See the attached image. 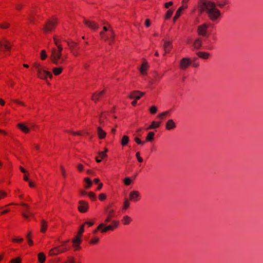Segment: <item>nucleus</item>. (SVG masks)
<instances>
[{
	"instance_id": "17",
	"label": "nucleus",
	"mask_w": 263,
	"mask_h": 263,
	"mask_svg": "<svg viewBox=\"0 0 263 263\" xmlns=\"http://www.w3.org/2000/svg\"><path fill=\"white\" fill-rule=\"evenodd\" d=\"M149 68V65L148 63L144 61L142 63L141 67L139 69V71L142 75H146L147 73L148 69Z\"/></svg>"
},
{
	"instance_id": "18",
	"label": "nucleus",
	"mask_w": 263,
	"mask_h": 263,
	"mask_svg": "<svg viewBox=\"0 0 263 263\" xmlns=\"http://www.w3.org/2000/svg\"><path fill=\"white\" fill-rule=\"evenodd\" d=\"M187 8V6L185 5V4H183V5L181 7H180L178 10H177L175 15L174 16L173 18V20L174 22H175L179 18V17L180 16V15L182 14V12L183 11H184L186 8Z\"/></svg>"
},
{
	"instance_id": "50",
	"label": "nucleus",
	"mask_w": 263,
	"mask_h": 263,
	"mask_svg": "<svg viewBox=\"0 0 263 263\" xmlns=\"http://www.w3.org/2000/svg\"><path fill=\"white\" fill-rule=\"evenodd\" d=\"M84 228H85V224H82L79 230L78 235H79L82 237L83 233L84 232Z\"/></svg>"
},
{
	"instance_id": "54",
	"label": "nucleus",
	"mask_w": 263,
	"mask_h": 263,
	"mask_svg": "<svg viewBox=\"0 0 263 263\" xmlns=\"http://www.w3.org/2000/svg\"><path fill=\"white\" fill-rule=\"evenodd\" d=\"M10 27V24L8 22H4L0 24V27L3 29H7Z\"/></svg>"
},
{
	"instance_id": "64",
	"label": "nucleus",
	"mask_w": 263,
	"mask_h": 263,
	"mask_svg": "<svg viewBox=\"0 0 263 263\" xmlns=\"http://www.w3.org/2000/svg\"><path fill=\"white\" fill-rule=\"evenodd\" d=\"M28 181H29V185L30 187L33 188L35 186V183L33 181H32L31 180H29Z\"/></svg>"
},
{
	"instance_id": "27",
	"label": "nucleus",
	"mask_w": 263,
	"mask_h": 263,
	"mask_svg": "<svg viewBox=\"0 0 263 263\" xmlns=\"http://www.w3.org/2000/svg\"><path fill=\"white\" fill-rule=\"evenodd\" d=\"M97 133L100 139H104L106 138V133L101 127H98Z\"/></svg>"
},
{
	"instance_id": "58",
	"label": "nucleus",
	"mask_w": 263,
	"mask_h": 263,
	"mask_svg": "<svg viewBox=\"0 0 263 263\" xmlns=\"http://www.w3.org/2000/svg\"><path fill=\"white\" fill-rule=\"evenodd\" d=\"M136 156L137 158L138 161L139 162H142L143 161V158L140 156V153L139 152H138L136 154Z\"/></svg>"
},
{
	"instance_id": "52",
	"label": "nucleus",
	"mask_w": 263,
	"mask_h": 263,
	"mask_svg": "<svg viewBox=\"0 0 263 263\" xmlns=\"http://www.w3.org/2000/svg\"><path fill=\"white\" fill-rule=\"evenodd\" d=\"M135 141L137 144L142 145H143L145 143V141H142L138 137L135 138Z\"/></svg>"
},
{
	"instance_id": "23",
	"label": "nucleus",
	"mask_w": 263,
	"mask_h": 263,
	"mask_svg": "<svg viewBox=\"0 0 263 263\" xmlns=\"http://www.w3.org/2000/svg\"><path fill=\"white\" fill-rule=\"evenodd\" d=\"M176 126V123L172 119H169L165 125V128L167 130H170L174 129Z\"/></svg>"
},
{
	"instance_id": "13",
	"label": "nucleus",
	"mask_w": 263,
	"mask_h": 263,
	"mask_svg": "<svg viewBox=\"0 0 263 263\" xmlns=\"http://www.w3.org/2000/svg\"><path fill=\"white\" fill-rule=\"evenodd\" d=\"M192 61L190 58H184L180 62L179 67L181 70H185L192 64Z\"/></svg>"
},
{
	"instance_id": "3",
	"label": "nucleus",
	"mask_w": 263,
	"mask_h": 263,
	"mask_svg": "<svg viewBox=\"0 0 263 263\" xmlns=\"http://www.w3.org/2000/svg\"><path fill=\"white\" fill-rule=\"evenodd\" d=\"M59 23V18L53 15L46 21L42 28V30L45 34L51 33L55 30Z\"/></svg>"
},
{
	"instance_id": "35",
	"label": "nucleus",
	"mask_w": 263,
	"mask_h": 263,
	"mask_svg": "<svg viewBox=\"0 0 263 263\" xmlns=\"http://www.w3.org/2000/svg\"><path fill=\"white\" fill-rule=\"evenodd\" d=\"M129 137L128 136L124 135L122 137L121 144L123 146H125L127 145V144L129 143Z\"/></svg>"
},
{
	"instance_id": "29",
	"label": "nucleus",
	"mask_w": 263,
	"mask_h": 263,
	"mask_svg": "<svg viewBox=\"0 0 263 263\" xmlns=\"http://www.w3.org/2000/svg\"><path fill=\"white\" fill-rule=\"evenodd\" d=\"M132 219L130 217L127 215H125L121 219V222L124 225H128L132 221Z\"/></svg>"
},
{
	"instance_id": "47",
	"label": "nucleus",
	"mask_w": 263,
	"mask_h": 263,
	"mask_svg": "<svg viewBox=\"0 0 263 263\" xmlns=\"http://www.w3.org/2000/svg\"><path fill=\"white\" fill-rule=\"evenodd\" d=\"M106 114L105 113H102L100 117V123L101 124L104 123L105 119L106 118Z\"/></svg>"
},
{
	"instance_id": "12",
	"label": "nucleus",
	"mask_w": 263,
	"mask_h": 263,
	"mask_svg": "<svg viewBox=\"0 0 263 263\" xmlns=\"http://www.w3.org/2000/svg\"><path fill=\"white\" fill-rule=\"evenodd\" d=\"M141 199V196L138 191H132L129 194V200L133 202H138Z\"/></svg>"
},
{
	"instance_id": "6",
	"label": "nucleus",
	"mask_w": 263,
	"mask_h": 263,
	"mask_svg": "<svg viewBox=\"0 0 263 263\" xmlns=\"http://www.w3.org/2000/svg\"><path fill=\"white\" fill-rule=\"evenodd\" d=\"M69 241V240L63 241L61 245L51 249L48 252V256H56L68 251L70 248V246L67 245Z\"/></svg>"
},
{
	"instance_id": "5",
	"label": "nucleus",
	"mask_w": 263,
	"mask_h": 263,
	"mask_svg": "<svg viewBox=\"0 0 263 263\" xmlns=\"http://www.w3.org/2000/svg\"><path fill=\"white\" fill-rule=\"evenodd\" d=\"M32 68L36 70L37 76L40 79L47 80L48 78L51 79L53 77L51 72L46 70L44 66L39 62L34 63Z\"/></svg>"
},
{
	"instance_id": "1",
	"label": "nucleus",
	"mask_w": 263,
	"mask_h": 263,
	"mask_svg": "<svg viewBox=\"0 0 263 263\" xmlns=\"http://www.w3.org/2000/svg\"><path fill=\"white\" fill-rule=\"evenodd\" d=\"M229 0H216L213 2L210 0H198L197 6L201 13L206 12L210 20L213 22L219 21L221 16L220 11L216 7L221 9L229 8Z\"/></svg>"
},
{
	"instance_id": "2",
	"label": "nucleus",
	"mask_w": 263,
	"mask_h": 263,
	"mask_svg": "<svg viewBox=\"0 0 263 263\" xmlns=\"http://www.w3.org/2000/svg\"><path fill=\"white\" fill-rule=\"evenodd\" d=\"M53 41L57 47L52 49L50 57L51 60L55 64H64L65 59L62 57L61 52L63 50V47L61 44V40L58 35H54Z\"/></svg>"
},
{
	"instance_id": "22",
	"label": "nucleus",
	"mask_w": 263,
	"mask_h": 263,
	"mask_svg": "<svg viewBox=\"0 0 263 263\" xmlns=\"http://www.w3.org/2000/svg\"><path fill=\"white\" fill-rule=\"evenodd\" d=\"M48 225L47 221L45 219H42L41 222L40 232L42 233H45L47 232Z\"/></svg>"
},
{
	"instance_id": "56",
	"label": "nucleus",
	"mask_w": 263,
	"mask_h": 263,
	"mask_svg": "<svg viewBox=\"0 0 263 263\" xmlns=\"http://www.w3.org/2000/svg\"><path fill=\"white\" fill-rule=\"evenodd\" d=\"M7 193L3 191V190H0V200L2 199L5 198L7 196Z\"/></svg>"
},
{
	"instance_id": "24",
	"label": "nucleus",
	"mask_w": 263,
	"mask_h": 263,
	"mask_svg": "<svg viewBox=\"0 0 263 263\" xmlns=\"http://www.w3.org/2000/svg\"><path fill=\"white\" fill-rule=\"evenodd\" d=\"M17 127L24 133L27 134L30 132V128L23 123H18Z\"/></svg>"
},
{
	"instance_id": "16",
	"label": "nucleus",
	"mask_w": 263,
	"mask_h": 263,
	"mask_svg": "<svg viewBox=\"0 0 263 263\" xmlns=\"http://www.w3.org/2000/svg\"><path fill=\"white\" fill-rule=\"evenodd\" d=\"M108 149L105 148L104 151L100 152L98 155L96 157V160L98 163L101 162L102 159L107 157V152Z\"/></svg>"
},
{
	"instance_id": "60",
	"label": "nucleus",
	"mask_w": 263,
	"mask_h": 263,
	"mask_svg": "<svg viewBox=\"0 0 263 263\" xmlns=\"http://www.w3.org/2000/svg\"><path fill=\"white\" fill-rule=\"evenodd\" d=\"M83 224L85 226H87L88 227H90L92 226L94 224V222L93 221H86Z\"/></svg>"
},
{
	"instance_id": "26",
	"label": "nucleus",
	"mask_w": 263,
	"mask_h": 263,
	"mask_svg": "<svg viewBox=\"0 0 263 263\" xmlns=\"http://www.w3.org/2000/svg\"><path fill=\"white\" fill-rule=\"evenodd\" d=\"M37 9H34L31 10V11L30 12L29 15V20L31 23H34L35 20V16L37 15Z\"/></svg>"
},
{
	"instance_id": "20",
	"label": "nucleus",
	"mask_w": 263,
	"mask_h": 263,
	"mask_svg": "<svg viewBox=\"0 0 263 263\" xmlns=\"http://www.w3.org/2000/svg\"><path fill=\"white\" fill-rule=\"evenodd\" d=\"M73 246L76 250H78L80 247V244L81 242V236L77 235L74 239L72 240Z\"/></svg>"
},
{
	"instance_id": "4",
	"label": "nucleus",
	"mask_w": 263,
	"mask_h": 263,
	"mask_svg": "<svg viewBox=\"0 0 263 263\" xmlns=\"http://www.w3.org/2000/svg\"><path fill=\"white\" fill-rule=\"evenodd\" d=\"M100 35L101 39L104 42L108 43L110 45L114 44L115 34L109 25L103 27V30L100 32Z\"/></svg>"
},
{
	"instance_id": "42",
	"label": "nucleus",
	"mask_w": 263,
	"mask_h": 263,
	"mask_svg": "<svg viewBox=\"0 0 263 263\" xmlns=\"http://www.w3.org/2000/svg\"><path fill=\"white\" fill-rule=\"evenodd\" d=\"M169 114L168 111H164L160 114H159L157 116V118L161 119V120H164L166 116L168 115Z\"/></svg>"
},
{
	"instance_id": "8",
	"label": "nucleus",
	"mask_w": 263,
	"mask_h": 263,
	"mask_svg": "<svg viewBox=\"0 0 263 263\" xmlns=\"http://www.w3.org/2000/svg\"><path fill=\"white\" fill-rule=\"evenodd\" d=\"M107 223H102V224H104V226L102 228V233H105L109 231H114L115 229L118 228L119 222L117 220H114L111 222V224L108 226H106Z\"/></svg>"
},
{
	"instance_id": "43",
	"label": "nucleus",
	"mask_w": 263,
	"mask_h": 263,
	"mask_svg": "<svg viewBox=\"0 0 263 263\" xmlns=\"http://www.w3.org/2000/svg\"><path fill=\"white\" fill-rule=\"evenodd\" d=\"M129 199H125L123 203V209L124 210H127L130 206V202Z\"/></svg>"
},
{
	"instance_id": "11",
	"label": "nucleus",
	"mask_w": 263,
	"mask_h": 263,
	"mask_svg": "<svg viewBox=\"0 0 263 263\" xmlns=\"http://www.w3.org/2000/svg\"><path fill=\"white\" fill-rule=\"evenodd\" d=\"M83 23L92 30H96L99 28V25L96 22L89 19L84 18Z\"/></svg>"
},
{
	"instance_id": "21",
	"label": "nucleus",
	"mask_w": 263,
	"mask_h": 263,
	"mask_svg": "<svg viewBox=\"0 0 263 263\" xmlns=\"http://www.w3.org/2000/svg\"><path fill=\"white\" fill-rule=\"evenodd\" d=\"M105 94V90H102L100 92H96L94 93L92 96L91 99L95 102L98 101L100 98L104 96Z\"/></svg>"
},
{
	"instance_id": "53",
	"label": "nucleus",
	"mask_w": 263,
	"mask_h": 263,
	"mask_svg": "<svg viewBox=\"0 0 263 263\" xmlns=\"http://www.w3.org/2000/svg\"><path fill=\"white\" fill-rule=\"evenodd\" d=\"M22 259L20 257L13 258L11 260V263H21Z\"/></svg>"
},
{
	"instance_id": "44",
	"label": "nucleus",
	"mask_w": 263,
	"mask_h": 263,
	"mask_svg": "<svg viewBox=\"0 0 263 263\" xmlns=\"http://www.w3.org/2000/svg\"><path fill=\"white\" fill-rule=\"evenodd\" d=\"M13 103L16 104L17 105H20V106H26V105L25 104V103L20 100H18V99H14L12 101Z\"/></svg>"
},
{
	"instance_id": "55",
	"label": "nucleus",
	"mask_w": 263,
	"mask_h": 263,
	"mask_svg": "<svg viewBox=\"0 0 263 263\" xmlns=\"http://www.w3.org/2000/svg\"><path fill=\"white\" fill-rule=\"evenodd\" d=\"M106 195L104 193H101L99 195V199L101 201L105 200L106 199Z\"/></svg>"
},
{
	"instance_id": "10",
	"label": "nucleus",
	"mask_w": 263,
	"mask_h": 263,
	"mask_svg": "<svg viewBox=\"0 0 263 263\" xmlns=\"http://www.w3.org/2000/svg\"><path fill=\"white\" fill-rule=\"evenodd\" d=\"M78 203V209L80 212L85 213L88 211L89 206L87 201L82 200H80Z\"/></svg>"
},
{
	"instance_id": "57",
	"label": "nucleus",
	"mask_w": 263,
	"mask_h": 263,
	"mask_svg": "<svg viewBox=\"0 0 263 263\" xmlns=\"http://www.w3.org/2000/svg\"><path fill=\"white\" fill-rule=\"evenodd\" d=\"M124 183L126 185H129L132 183V180L129 177H126L124 179Z\"/></svg>"
},
{
	"instance_id": "62",
	"label": "nucleus",
	"mask_w": 263,
	"mask_h": 263,
	"mask_svg": "<svg viewBox=\"0 0 263 263\" xmlns=\"http://www.w3.org/2000/svg\"><path fill=\"white\" fill-rule=\"evenodd\" d=\"M145 25L146 27H149L151 25V22L149 19L145 20Z\"/></svg>"
},
{
	"instance_id": "61",
	"label": "nucleus",
	"mask_w": 263,
	"mask_h": 263,
	"mask_svg": "<svg viewBox=\"0 0 263 263\" xmlns=\"http://www.w3.org/2000/svg\"><path fill=\"white\" fill-rule=\"evenodd\" d=\"M83 168H84V166L83 164H79L78 165H77V169L78 170L81 172L83 171Z\"/></svg>"
},
{
	"instance_id": "19",
	"label": "nucleus",
	"mask_w": 263,
	"mask_h": 263,
	"mask_svg": "<svg viewBox=\"0 0 263 263\" xmlns=\"http://www.w3.org/2000/svg\"><path fill=\"white\" fill-rule=\"evenodd\" d=\"M163 48L165 52L163 55H165L166 54L168 53L172 50V43L170 41H164Z\"/></svg>"
},
{
	"instance_id": "30",
	"label": "nucleus",
	"mask_w": 263,
	"mask_h": 263,
	"mask_svg": "<svg viewBox=\"0 0 263 263\" xmlns=\"http://www.w3.org/2000/svg\"><path fill=\"white\" fill-rule=\"evenodd\" d=\"M115 213V212L114 210H110L108 213L107 218L105 219L104 222H109L112 219V218L114 217Z\"/></svg>"
},
{
	"instance_id": "34",
	"label": "nucleus",
	"mask_w": 263,
	"mask_h": 263,
	"mask_svg": "<svg viewBox=\"0 0 263 263\" xmlns=\"http://www.w3.org/2000/svg\"><path fill=\"white\" fill-rule=\"evenodd\" d=\"M155 135V134L154 132H149L145 138V142L153 141L154 139Z\"/></svg>"
},
{
	"instance_id": "7",
	"label": "nucleus",
	"mask_w": 263,
	"mask_h": 263,
	"mask_svg": "<svg viewBox=\"0 0 263 263\" xmlns=\"http://www.w3.org/2000/svg\"><path fill=\"white\" fill-rule=\"evenodd\" d=\"M11 48V44L10 42L5 39L0 41V58L6 56L7 52L9 51Z\"/></svg>"
},
{
	"instance_id": "45",
	"label": "nucleus",
	"mask_w": 263,
	"mask_h": 263,
	"mask_svg": "<svg viewBox=\"0 0 263 263\" xmlns=\"http://www.w3.org/2000/svg\"><path fill=\"white\" fill-rule=\"evenodd\" d=\"M149 111L151 114L154 115L157 112L158 108L156 106H152L149 108Z\"/></svg>"
},
{
	"instance_id": "48",
	"label": "nucleus",
	"mask_w": 263,
	"mask_h": 263,
	"mask_svg": "<svg viewBox=\"0 0 263 263\" xmlns=\"http://www.w3.org/2000/svg\"><path fill=\"white\" fill-rule=\"evenodd\" d=\"M104 226V224H100L98 227L97 228V229L96 230H95L93 232V234H96L98 231H100L102 233V228Z\"/></svg>"
},
{
	"instance_id": "41",
	"label": "nucleus",
	"mask_w": 263,
	"mask_h": 263,
	"mask_svg": "<svg viewBox=\"0 0 263 263\" xmlns=\"http://www.w3.org/2000/svg\"><path fill=\"white\" fill-rule=\"evenodd\" d=\"M173 12H174V10H173L172 9H168L165 14V18L166 20L170 19L172 17V16L173 14Z\"/></svg>"
},
{
	"instance_id": "32",
	"label": "nucleus",
	"mask_w": 263,
	"mask_h": 263,
	"mask_svg": "<svg viewBox=\"0 0 263 263\" xmlns=\"http://www.w3.org/2000/svg\"><path fill=\"white\" fill-rule=\"evenodd\" d=\"M46 255L43 252H40L37 255L38 261L40 263H44L46 261Z\"/></svg>"
},
{
	"instance_id": "51",
	"label": "nucleus",
	"mask_w": 263,
	"mask_h": 263,
	"mask_svg": "<svg viewBox=\"0 0 263 263\" xmlns=\"http://www.w3.org/2000/svg\"><path fill=\"white\" fill-rule=\"evenodd\" d=\"M65 263H76V259L73 257L69 256Z\"/></svg>"
},
{
	"instance_id": "63",
	"label": "nucleus",
	"mask_w": 263,
	"mask_h": 263,
	"mask_svg": "<svg viewBox=\"0 0 263 263\" xmlns=\"http://www.w3.org/2000/svg\"><path fill=\"white\" fill-rule=\"evenodd\" d=\"M78 48L77 49H75L74 50H72L73 54L76 57H77L79 55V52L78 51Z\"/></svg>"
},
{
	"instance_id": "15",
	"label": "nucleus",
	"mask_w": 263,
	"mask_h": 263,
	"mask_svg": "<svg viewBox=\"0 0 263 263\" xmlns=\"http://www.w3.org/2000/svg\"><path fill=\"white\" fill-rule=\"evenodd\" d=\"M144 95V92L136 90L132 91L129 97L131 99L139 100Z\"/></svg>"
},
{
	"instance_id": "9",
	"label": "nucleus",
	"mask_w": 263,
	"mask_h": 263,
	"mask_svg": "<svg viewBox=\"0 0 263 263\" xmlns=\"http://www.w3.org/2000/svg\"><path fill=\"white\" fill-rule=\"evenodd\" d=\"M23 207V212L22 213L23 216L26 219H28L30 217L34 216L33 213L30 210L29 205L25 203H21L20 204Z\"/></svg>"
},
{
	"instance_id": "59",
	"label": "nucleus",
	"mask_w": 263,
	"mask_h": 263,
	"mask_svg": "<svg viewBox=\"0 0 263 263\" xmlns=\"http://www.w3.org/2000/svg\"><path fill=\"white\" fill-rule=\"evenodd\" d=\"M61 170L63 177L65 178L66 177V172L65 169L64 168L63 166H62L61 167Z\"/></svg>"
},
{
	"instance_id": "40",
	"label": "nucleus",
	"mask_w": 263,
	"mask_h": 263,
	"mask_svg": "<svg viewBox=\"0 0 263 263\" xmlns=\"http://www.w3.org/2000/svg\"><path fill=\"white\" fill-rule=\"evenodd\" d=\"M100 239L98 237H92L89 241V243L91 245H97L99 242Z\"/></svg>"
},
{
	"instance_id": "28",
	"label": "nucleus",
	"mask_w": 263,
	"mask_h": 263,
	"mask_svg": "<svg viewBox=\"0 0 263 263\" xmlns=\"http://www.w3.org/2000/svg\"><path fill=\"white\" fill-rule=\"evenodd\" d=\"M197 55L201 59L207 60L210 57V54L206 52L199 51L197 53Z\"/></svg>"
},
{
	"instance_id": "49",
	"label": "nucleus",
	"mask_w": 263,
	"mask_h": 263,
	"mask_svg": "<svg viewBox=\"0 0 263 263\" xmlns=\"http://www.w3.org/2000/svg\"><path fill=\"white\" fill-rule=\"evenodd\" d=\"M21 191L20 189H16L14 191L15 195L18 196L20 199H22L24 197L23 194H20Z\"/></svg>"
},
{
	"instance_id": "38",
	"label": "nucleus",
	"mask_w": 263,
	"mask_h": 263,
	"mask_svg": "<svg viewBox=\"0 0 263 263\" xmlns=\"http://www.w3.org/2000/svg\"><path fill=\"white\" fill-rule=\"evenodd\" d=\"M23 241L24 238L23 237H20L18 236L14 237L12 239V242L17 243H21Z\"/></svg>"
},
{
	"instance_id": "25",
	"label": "nucleus",
	"mask_w": 263,
	"mask_h": 263,
	"mask_svg": "<svg viewBox=\"0 0 263 263\" xmlns=\"http://www.w3.org/2000/svg\"><path fill=\"white\" fill-rule=\"evenodd\" d=\"M202 45V39L200 37H198L194 41L193 43V47L194 48L196 49H199L200 48Z\"/></svg>"
},
{
	"instance_id": "31",
	"label": "nucleus",
	"mask_w": 263,
	"mask_h": 263,
	"mask_svg": "<svg viewBox=\"0 0 263 263\" xmlns=\"http://www.w3.org/2000/svg\"><path fill=\"white\" fill-rule=\"evenodd\" d=\"M160 122L154 121L152 122L151 124L147 128H146V129L149 130L158 128L160 126Z\"/></svg>"
},
{
	"instance_id": "36",
	"label": "nucleus",
	"mask_w": 263,
	"mask_h": 263,
	"mask_svg": "<svg viewBox=\"0 0 263 263\" xmlns=\"http://www.w3.org/2000/svg\"><path fill=\"white\" fill-rule=\"evenodd\" d=\"M63 70L62 67H55L53 69L52 71L55 76H59L62 73Z\"/></svg>"
},
{
	"instance_id": "37",
	"label": "nucleus",
	"mask_w": 263,
	"mask_h": 263,
	"mask_svg": "<svg viewBox=\"0 0 263 263\" xmlns=\"http://www.w3.org/2000/svg\"><path fill=\"white\" fill-rule=\"evenodd\" d=\"M68 46L71 50H74L78 48V44L72 41H69L67 42Z\"/></svg>"
},
{
	"instance_id": "33",
	"label": "nucleus",
	"mask_w": 263,
	"mask_h": 263,
	"mask_svg": "<svg viewBox=\"0 0 263 263\" xmlns=\"http://www.w3.org/2000/svg\"><path fill=\"white\" fill-rule=\"evenodd\" d=\"M84 181L85 183V187L86 189H89L91 187V186L92 185V182L89 178H88V177L85 178L84 179Z\"/></svg>"
},
{
	"instance_id": "14",
	"label": "nucleus",
	"mask_w": 263,
	"mask_h": 263,
	"mask_svg": "<svg viewBox=\"0 0 263 263\" xmlns=\"http://www.w3.org/2000/svg\"><path fill=\"white\" fill-rule=\"evenodd\" d=\"M210 24L204 23L198 27L197 32L199 35L204 36L207 34V29L209 27Z\"/></svg>"
},
{
	"instance_id": "39",
	"label": "nucleus",
	"mask_w": 263,
	"mask_h": 263,
	"mask_svg": "<svg viewBox=\"0 0 263 263\" xmlns=\"http://www.w3.org/2000/svg\"><path fill=\"white\" fill-rule=\"evenodd\" d=\"M88 196L90 199L93 201H95L97 199L96 194L93 192H89L88 193Z\"/></svg>"
},
{
	"instance_id": "46",
	"label": "nucleus",
	"mask_w": 263,
	"mask_h": 263,
	"mask_svg": "<svg viewBox=\"0 0 263 263\" xmlns=\"http://www.w3.org/2000/svg\"><path fill=\"white\" fill-rule=\"evenodd\" d=\"M40 55H41V59L43 61L45 60L47 57V55L46 50H42L41 52Z\"/></svg>"
}]
</instances>
